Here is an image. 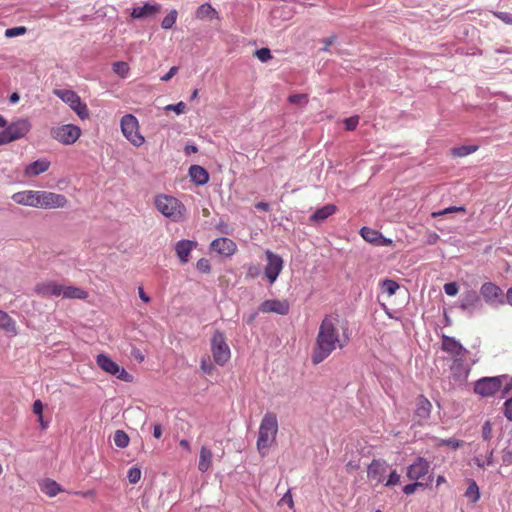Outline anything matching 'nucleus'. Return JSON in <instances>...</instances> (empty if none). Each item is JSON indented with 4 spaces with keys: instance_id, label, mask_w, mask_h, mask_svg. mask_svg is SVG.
I'll use <instances>...</instances> for the list:
<instances>
[{
    "instance_id": "f257e3e1",
    "label": "nucleus",
    "mask_w": 512,
    "mask_h": 512,
    "mask_svg": "<svg viewBox=\"0 0 512 512\" xmlns=\"http://www.w3.org/2000/svg\"><path fill=\"white\" fill-rule=\"evenodd\" d=\"M338 319L327 315L320 323L318 334L316 336L311 361L317 365L323 362L337 348L344 346L341 343L339 331L337 328Z\"/></svg>"
},
{
    "instance_id": "f03ea898",
    "label": "nucleus",
    "mask_w": 512,
    "mask_h": 512,
    "mask_svg": "<svg viewBox=\"0 0 512 512\" xmlns=\"http://www.w3.org/2000/svg\"><path fill=\"white\" fill-rule=\"evenodd\" d=\"M277 432V416L273 412H267L261 420L256 443L257 450L262 457L267 456L268 449L276 440Z\"/></svg>"
},
{
    "instance_id": "7ed1b4c3",
    "label": "nucleus",
    "mask_w": 512,
    "mask_h": 512,
    "mask_svg": "<svg viewBox=\"0 0 512 512\" xmlns=\"http://www.w3.org/2000/svg\"><path fill=\"white\" fill-rule=\"evenodd\" d=\"M155 206L165 217L178 222L183 218L184 205L175 197L159 195L155 198Z\"/></svg>"
},
{
    "instance_id": "20e7f679",
    "label": "nucleus",
    "mask_w": 512,
    "mask_h": 512,
    "mask_svg": "<svg viewBox=\"0 0 512 512\" xmlns=\"http://www.w3.org/2000/svg\"><path fill=\"white\" fill-rule=\"evenodd\" d=\"M210 346L214 362L219 366H224L231 357V350L224 332L216 330L211 337Z\"/></svg>"
},
{
    "instance_id": "39448f33",
    "label": "nucleus",
    "mask_w": 512,
    "mask_h": 512,
    "mask_svg": "<svg viewBox=\"0 0 512 512\" xmlns=\"http://www.w3.org/2000/svg\"><path fill=\"white\" fill-rule=\"evenodd\" d=\"M508 379L507 374L482 377L474 383L473 391L483 398L494 396L503 386L504 381Z\"/></svg>"
},
{
    "instance_id": "423d86ee",
    "label": "nucleus",
    "mask_w": 512,
    "mask_h": 512,
    "mask_svg": "<svg viewBox=\"0 0 512 512\" xmlns=\"http://www.w3.org/2000/svg\"><path fill=\"white\" fill-rule=\"evenodd\" d=\"M31 129V124L27 119H18L0 131V145L8 144L20 138H23Z\"/></svg>"
},
{
    "instance_id": "0eeeda50",
    "label": "nucleus",
    "mask_w": 512,
    "mask_h": 512,
    "mask_svg": "<svg viewBox=\"0 0 512 512\" xmlns=\"http://www.w3.org/2000/svg\"><path fill=\"white\" fill-rule=\"evenodd\" d=\"M457 307L468 317H472L484 309L481 296L473 289L466 290L461 294Z\"/></svg>"
},
{
    "instance_id": "6e6552de",
    "label": "nucleus",
    "mask_w": 512,
    "mask_h": 512,
    "mask_svg": "<svg viewBox=\"0 0 512 512\" xmlns=\"http://www.w3.org/2000/svg\"><path fill=\"white\" fill-rule=\"evenodd\" d=\"M97 365L106 373L116 376L117 379L127 383H131L134 380L133 375L129 374L123 367H120L115 361H113L108 355L100 353L96 357Z\"/></svg>"
},
{
    "instance_id": "1a4fd4ad",
    "label": "nucleus",
    "mask_w": 512,
    "mask_h": 512,
    "mask_svg": "<svg viewBox=\"0 0 512 512\" xmlns=\"http://www.w3.org/2000/svg\"><path fill=\"white\" fill-rule=\"evenodd\" d=\"M138 119L132 114H126L121 119V130L123 135L134 146L144 143V137L138 131Z\"/></svg>"
},
{
    "instance_id": "9d476101",
    "label": "nucleus",
    "mask_w": 512,
    "mask_h": 512,
    "mask_svg": "<svg viewBox=\"0 0 512 512\" xmlns=\"http://www.w3.org/2000/svg\"><path fill=\"white\" fill-rule=\"evenodd\" d=\"M53 139L64 145L75 143L81 135V129L73 124H65L59 127H53L50 131Z\"/></svg>"
},
{
    "instance_id": "9b49d317",
    "label": "nucleus",
    "mask_w": 512,
    "mask_h": 512,
    "mask_svg": "<svg viewBox=\"0 0 512 512\" xmlns=\"http://www.w3.org/2000/svg\"><path fill=\"white\" fill-rule=\"evenodd\" d=\"M480 296L491 306L505 304V295L503 290L493 282H485L481 285Z\"/></svg>"
},
{
    "instance_id": "f8f14e48",
    "label": "nucleus",
    "mask_w": 512,
    "mask_h": 512,
    "mask_svg": "<svg viewBox=\"0 0 512 512\" xmlns=\"http://www.w3.org/2000/svg\"><path fill=\"white\" fill-rule=\"evenodd\" d=\"M265 256L267 264L264 268V274L268 279L269 283L273 284L277 280L279 274L283 269L284 261L281 258V256L275 254L270 250H266Z\"/></svg>"
},
{
    "instance_id": "ddd939ff",
    "label": "nucleus",
    "mask_w": 512,
    "mask_h": 512,
    "mask_svg": "<svg viewBox=\"0 0 512 512\" xmlns=\"http://www.w3.org/2000/svg\"><path fill=\"white\" fill-rule=\"evenodd\" d=\"M37 196L38 208L41 209L63 208L67 204V199L62 194L48 191H38Z\"/></svg>"
},
{
    "instance_id": "4468645a",
    "label": "nucleus",
    "mask_w": 512,
    "mask_h": 512,
    "mask_svg": "<svg viewBox=\"0 0 512 512\" xmlns=\"http://www.w3.org/2000/svg\"><path fill=\"white\" fill-rule=\"evenodd\" d=\"M289 310L290 306L286 300L277 299L265 300L258 307V311L261 313H276L279 315H287Z\"/></svg>"
},
{
    "instance_id": "2eb2a0df",
    "label": "nucleus",
    "mask_w": 512,
    "mask_h": 512,
    "mask_svg": "<svg viewBox=\"0 0 512 512\" xmlns=\"http://www.w3.org/2000/svg\"><path fill=\"white\" fill-rule=\"evenodd\" d=\"M431 410V402L424 395H418L415 400L414 417L417 419L419 424L430 418Z\"/></svg>"
},
{
    "instance_id": "dca6fc26",
    "label": "nucleus",
    "mask_w": 512,
    "mask_h": 512,
    "mask_svg": "<svg viewBox=\"0 0 512 512\" xmlns=\"http://www.w3.org/2000/svg\"><path fill=\"white\" fill-rule=\"evenodd\" d=\"M442 350L452 355L453 359L463 356L468 353V350L457 341L454 337L443 335L442 336Z\"/></svg>"
},
{
    "instance_id": "f3484780",
    "label": "nucleus",
    "mask_w": 512,
    "mask_h": 512,
    "mask_svg": "<svg viewBox=\"0 0 512 512\" xmlns=\"http://www.w3.org/2000/svg\"><path fill=\"white\" fill-rule=\"evenodd\" d=\"M430 468L429 462L423 457H417L415 462L408 467L407 476L411 480L424 477Z\"/></svg>"
},
{
    "instance_id": "a211bd4d",
    "label": "nucleus",
    "mask_w": 512,
    "mask_h": 512,
    "mask_svg": "<svg viewBox=\"0 0 512 512\" xmlns=\"http://www.w3.org/2000/svg\"><path fill=\"white\" fill-rule=\"evenodd\" d=\"M452 377L457 382H464L470 373V367L465 364L463 356L454 358L450 366Z\"/></svg>"
},
{
    "instance_id": "6ab92c4d",
    "label": "nucleus",
    "mask_w": 512,
    "mask_h": 512,
    "mask_svg": "<svg viewBox=\"0 0 512 512\" xmlns=\"http://www.w3.org/2000/svg\"><path fill=\"white\" fill-rule=\"evenodd\" d=\"M38 191L24 190L16 192L12 195L11 199L19 205L38 208Z\"/></svg>"
},
{
    "instance_id": "aec40b11",
    "label": "nucleus",
    "mask_w": 512,
    "mask_h": 512,
    "mask_svg": "<svg viewBox=\"0 0 512 512\" xmlns=\"http://www.w3.org/2000/svg\"><path fill=\"white\" fill-rule=\"evenodd\" d=\"M210 248L220 255L231 256L236 251V244L229 238L220 237L211 242Z\"/></svg>"
},
{
    "instance_id": "412c9836",
    "label": "nucleus",
    "mask_w": 512,
    "mask_h": 512,
    "mask_svg": "<svg viewBox=\"0 0 512 512\" xmlns=\"http://www.w3.org/2000/svg\"><path fill=\"white\" fill-rule=\"evenodd\" d=\"M388 464L384 460L374 459L367 468V477L380 483L384 480Z\"/></svg>"
},
{
    "instance_id": "4be33fe9",
    "label": "nucleus",
    "mask_w": 512,
    "mask_h": 512,
    "mask_svg": "<svg viewBox=\"0 0 512 512\" xmlns=\"http://www.w3.org/2000/svg\"><path fill=\"white\" fill-rule=\"evenodd\" d=\"M337 210L336 205L326 204L323 207L317 209L308 220V224L311 226L323 223L328 217L333 215Z\"/></svg>"
},
{
    "instance_id": "5701e85b",
    "label": "nucleus",
    "mask_w": 512,
    "mask_h": 512,
    "mask_svg": "<svg viewBox=\"0 0 512 512\" xmlns=\"http://www.w3.org/2000/svg\"><path fill=\"white\" fill-rule=\"evenodd\" d=\"M161 10V5L154 3H145L143 6L134 7L131 12V17L133 19H145L148 17H152Z\"/></svg>"
},
{
    "instance_id": "b1692460",
    "label": "nucleus",
    "mask_w": 512,
    "mask_h": 512,
    "mask_svg": "<svg viewBox=\"0 0 512 512\" xmlns=\"http://www.w3.org/2000/svg\"><path fill=\"white\" fill-rule=\"evenodd\" d=\"M197 245L195 241L191 240H180L175 245V251L182 264H185L189 260L192 249Z\"/></svg>"
},
{
    "instance_id": "393cba45",
    "label": "nucleus",
    "mask_w": 512,
    "mask_h": 512,
    "mask_svg": "<svg viewBox=\"0 0 512 512\" xmlns=\"http://www.w3.org/2000/svg\"><path fill=\"white\" fill-rule=\"evenodd\" d=\"M35 291L42 296L58 297L63 293V285L50 281L46 283L37 284L35 287Z\"/></svg>"
},
{
    "instance_id": "a878e982",
    "label": "nucleus",
    "mask_w": 512,
    "mask_h": 512,
    "mask_svg": "<svg viewBox=\"0 0 512 512\" xmlns=\"http://www.w3.org/2000/svg\"><path fill=\"white\" fill-rule=\"evenodd\" d=\"M189 177L193 183L203 186L209 181L208 171L200 165H191L189 168Z\"/></svg>"
},
{
    "instance_id": "bb28decb",
    "label": "nucleus",
    "mask_w": 512,
    "mask_h": 512,
    "mask_svg": "<svg viewBox=\"0 0 512 512\" xmlns=\"http://www.w3.org/2000/svg\"><path fill=\"white\" fill-rule=\"evenodd\" d=\"M49 167L50 162L45 158H41L26 166L24 174L28 177H35L40 175L41 173L46 172L49 169Z\"/></svg>"
},
{
    "instance_id": "cd10ccee",
    "label": "nucleus",
    "mask_w": 512,
    "mask_h": 512,
    "mask_svg": "<svg viewBox=\"0 0 512 512\" xmlns=\"http://www.w3.org/2000/svg\"><path fill=\"white\" fill-rule=\"evenodd\" d=\"M39 488L42 493L46 494L49 497H54L59 492L62 491L61 486L56 481L50 478L41 480L39 482Z\"/></svg>"
},
{
    "instance_id": "c85d7f7f",
    "label": "nucleus",
    "mask_w": 512,
    "mask_h": 512,
    "mask_svg": "<svg viewBox=\"0 0 512 512\" xmlns=\"http://www.w3.org/2000/svg\"><path fill=\"white\" fill-rule=\"evenodd\" d=\"M54 94L60 98L63 102L68 104L70 108L76 103L79 104V95L70 89H58L54 90Z\"/></svg>"
},
{
    "instance_id": "c756f323",
    "label": "nucleus",
    "mask_w": 512,
    "mask_h": 512,
    "mask_svg": "<svg viewBox=\"0 0 512 512\" xmlns=\"http://www.w3.org/2000/svg\"><path fill=\"white\" fill-rule=\"evenodd\" d=\"M0 329L6 333L16 334V322L5 311L0 310Z\"/></svg>"
},
{
    "instance_id": "7c9ffc66",
    "label": "nucleus",
    "mask_w": 512,
    "mask_h": 512,
    "mask_svg": "<svg viewBox=\"0 0 512 512\" xmlns=\"http://www.w3.org/2000/svg\"><path fill=\"white\" fill-rule=\"evenodd\" d=\"M212 452L207 447H202L200 450V457L198 462V469L201 472H206L210 466L212 461Z\"/></svg>"
},
{
    "instance_id": "2f4dec72",
    "label": "nucleus",
    "mask_w": 512,
    "mask_h": 512,
    "mask_svg": "<svg viewBox=\"0 0 512 512\" xmlns=\"http://www.w3.org/2000/svg\"><path fill=\"white\" fill-rule=\"evenodd\" d=\"M62 296L64 298L85 299L87 297V292L81 288L63 285Z\"/></svg>"
},
{
    "instance_id": "473e14b6",
    "label": "nucleus",
    "mask_w": 512,
    "mask_h": 512,
    "mask_svg": "<svg viewBox=\"0 0 512 512\" xmlns=\"http://www.w3.org/2000/svg\"><path fill=\"white\" fill-rule=\"evenodd\" d=\"M216 14V10L208 2L200 5L195 13L197 19L212 18Z\"/></svg>"
},
{
    "instance_id": "72a5a7b5",
    "label": "nucleus",
    "mask_w": 512,
    "mask_h": 512,
    "mask_svg": "<svg viewBox=\"0 0 512 512\" xmlns=\"http://www.w3.org/2000/svg\"><path fill=\"white\" fill-rule=\"evenodd\" d=\"M380 233L381 232L378 230L369 227H362L360 230V235L363 237V239L374 245H377L379 240L378 235H380Z\"/></svg>"
},
{
    "instance_id": "f704fd0d",
    "label": "nucleus",
    "mask_w": 512,
    "mask_h": 512,
    "mask_svg": "<svg viewBox=\"0 0 512 512\" xmlns=\"http://www.w3.org/2000/svg\"><path fill=\"white\" fill-rule=\"evenodd\" d=\"M465 497H467L472 503H476L480 499V490L474 480H470L469 485L465 491Z\"/></svg>"
},
{
    "instance_id": "c9c22d12",
    "label": "nucleus",
    "mask_w": 512,
    "mask_h": 512,
    "mask_svg": "<svg viewBox=\"0 0 512 512\" xmlns=\"http://www.w3.org/2000/svg\"><path fill=\"white\" fill-rule=\"evenodd\" d=\"M114 444L118 448H126L129 445L130 438L128 434L123 430H116L114 433Z\"/></svg>"
},
{
    "instance_id": "e433bc0d",
    "label": "nucleus",
    "mask_w": 512,
    "mask_h": 512,
    "mask_svg": "<svg viewBox=\"0 0 512 512\" xmlns=\"http://www.w3.org/2000/svg\"><path fill=\"white\" fill-rule=\"evenodd\" d=\"M399 288H400V285L392 279H384L381 282V289L388 296H393Z\"/></svg>"
},
{
    "instance_id": "4c0bfd02",
    "label": "nucleus",
    "mask_w": 512,
    "mask_h": 512,
    "mask_svg": "<svg viewBox=\"0 0 512 512\" xmlns=\"http://www.w3.org/2000/svg\"><path fill=\"white\" fill-rule=\"evenodd\" d=\"M82 120L89 117L88 107L85 103L81 101L79 98V104H74L71 108Z\"/></svg>"
},
{
    "instance_id": "58836bf2",
    "label": "nucleus",
    "mask_w": 512,
    "mask_h": 512,
    "mask_svg": "<svg viewBox=\"0 0 512 512\" xmlns=\"http://www.w3.org/2000/svg\"><path fill=\"white\" fill-rule=\"evenodd\" d=\"M177 20V11L171 10L162 20L161 27L163 29H171Z\"/></svg>"
},
{
    "instance_id": "ea45409f",
    "label": "nucleus",
    "mask_w": 512,
    "mask_h": 512,
    "mask_svg": "<svg viewBox=\"0 0 512 512\" xmlns=\"http://www.w3.org/2000/svg\"><path fill=\"white\" fill-rule=\"evenodd\" d=\"M477 149L476 146L472 145H463L460 147L453 148L452 152L454 156L458 157H465L473 152H475Z\"/></svg>"
},
{
    "instance_id": "a19ab883",
    "label": "nucleus",
    "mask_w": 512,
    "mask_h": 512,
    "mask_svg": "<svg viewBox=\"0 0 512 512\" xmlns=\"http://www.w3.org/2000/svg\"><path fill=\"white\" fill-rule=\"evenodd\" d=\"M288 101L291 104L295 105H305L308 103L309 98L307 94L300 93V94H292L288 97Z\"/></svg>"
},
{
    "instance_id": "79ce46f5",
    "label": "nucleus",
    "mask_w": 512,
    "mask_h": 512,
    "mask_svg": "<svg viewBox=\"0 0 512 512\" xmlns=\"http://www.w3.org/2000/svg\"><path fill=\"white\" fill-rule=\"evenodd\" d=\"M254 55L263 63L272 59L271 51L266 47L255 50Z\"/></svg>"
},
{
    "instance_id": "37998d69",
    "label": "nucleus",
    "mask_w": 512,
    "mask_h": 512,
    "mask_svg": "<svg viewBox=\"0 0 512 512\" xmlns=\"http://www.w3.org/2000/svg\"><path fill=\"white\" fill-rule=\"evenodd\" d=\"M26 31H27V29L24 26L12 27V28H8L5 30V36L7 38H13L16 36L24 35L26 33Z\"/></svg>"
},
{
    "instance_id": "c03bdc74",
    "label": "nucleus",
    "mask_w": 512,
    "mask_h": 512,
    "mask_svg": "<svg viewBox=\"0 0 512 512\" xmlns=\"http://www.w3.org/2000/svg\"><path fill=\"white\" fill-rule=\"evenodd\" d=\"M439 446H448L453 449H458L463 445V441L455 439V438H448V439H440Z\"/></svg>"
},
{
    "instance_id": "a18cd8bd",
    "label": "nucleus",
    "mask_w": 512,
    "mask_h": 512,
    "mask_svg": "<svg viewBox=\"0 0 512 512\" xmlns=\"http://www.w3.org/2000/svg\"><path fill=\"white\" fill-rule=\"evenodd\" d=\"M127 478L131 484H136L141 478V470L138 467H131L128 470Z\"/></svg>"
},
{
    "instance_id": "49530a36",
    "label": "nucleus",
    "mask_w": 512,
    "mask_h": 512,
    "mask_svg": "<svg viewBox=\"0 0 512 512\" xmlns=\"http://www.w3.org/2000/svg\"><path fill=\"white\" fill-rule=\"evenodd\" d=\"M454 212H465V207L464 206H450V207H448L446 209H443L441 211L432 213V216L433 217H438V216H441V215H445V214H449V213H454Z\"/></svg>"
},
{
    "instance_id": "de8ad7c7",
    "label": "nucleus",
    "mask_w": 512,
    "mask_h": 512,
    "mask_svg": "<svg viewBox=\"0 0 512 512\" xmlns=\"http://www.w3.org/2000/svg\"><path fill=\"white\" fill-rule=\"evenodd\" d=\"M166 111H174L177 114H182L186 111V104L180 101L176 104H169L164 108Z\"/></svg>"
},
{
    "instance_id": "09e8293b",
    "label": "nucleus",
    "mask_w": 512,
    "mask_h": 512,
    "mask_svg": "<svg viewBox=\"0 0 512 512\" xmlns=\"http://www.w3.org/2000/svg\"><path fill=\"white\" fill-rule=\"evenodd\" d=\"M502 412L507 420L512 421V396L504 402Z\"/></svg>"
},
{
    "instance_id": "8fccbe9b",
    "label": "nucleus",
    "mask_w": 512,
    "mask_h": 512,
    "mask_svg": "<svg viewBox=\"0 0 512 512\" xmlns=\"http://www.w3.org/2000/svg\"><path fill=\"white\" fill-rule=\"evenodd\" d=\"M196 268L202 273H209L211 271V265L208 259L201 258L196 263Z\"/></svg>"
},
{
    "instance_id": "3c124183",
    "label": "nucleus",
    "mask_w": 512,
    "mask_h": 512,
    "mask_svg": "<svg viewBox=\"0 0 512 512\" xmlns=\"http://www.w3.org/2000/svg\"><path fill=\"white\" fill-rule=\"evenodd\" d=\"M459 291V286L456 282H449L444 285V292L448 296H455Z\"/></svg>"
},
{
    "instance_id": "603ef678",
    "label": "nucleus",
    "mask_w": 512,
    "mask_h": 512,
    "mask_svg": "<svg viewBox=\"0 0 512 512\" xmlns=\"http://www.w3.org/2000/svg\"><path fill=\"white\" fill-rule=\"evenodd\" d=\"M128 65L125 62L119 61L113 64V70L115 73L124 76L128 72Z\"/></svg>"
},
{
    "instance_id": "864d4df0",
    "label": "nucleus",
    "mask_w": 512,
    "mask_h": 512,
    "mask_svg": "<svg viewBox=\"0 0 512 512\" xmlns=\"http://www.w3.org/2000/svg\"><path fill=\"white\" fill-rule=\"evenodd\" d=\"M358 122H359L358 116H352V117L346 118L344 120L346 130H348V131L355 130L358 125Z\"/></svg>"
},
{
    "instance_id": "5fc2aeb1",
    "label": "nucleus",
    "mask_w": 512,
    "mask_h": 512,
    "mask_svg": "<svg viewBox=\"0 0 512 512\" xmlns=\"http://www.w3.org/2000/svg\"><path fill=\"white\" fill-rule=\"evenodd\" d=\"M200 367L205 374H211L214 371V365L209 358H203Z\"/></svg>"
},
{
    "instance_id": "6e6d98bb",
    "label": "nucleus",
    "mask_w": 512,
    "mask_h": 512,
    "mask_svg": "<svg viewBox=\"0 0 512 512\" xmlns=\"http://www.w3.org/2000/svg\"><path fill=\"white\" fill-rule=\"evenodd\" d=\"M494 16L506 24L512 25V14L508 12L496 11L493 12Z\"/></svg>"
},
{
    "instance_id": "4d7b16f0",
    "label": "nucleus",
    "mask_w": 512,
    "mask_h": 512,
    "mask_svg": "<svg viewBox=\"0 0 512 512\" xmlns=\"http://www.w3.org/2000/svg\"><path fill=\"white\" fill-rule=\"evenodd\" d=\"M336 40H337V35L336 34H332L331 36L322 39V43L324 44V47L322 48V51L329 52L330 51V46L332 44H334L336 42Z\"/></svg>"
},
{
    "instance_id": "13d9d810",
    "label": "nucleus",
    "mask_w": 512,
    "mask_h": 512,
    "mask_svg": "<svg viewBox=\"0 0 512 512\" xmlns=\"http://www.w3.org/2000/svg\"><path fill=\"white\" fill-rule=\"evenodd\" d=\"M399 482H400V475L395 470H393L390 473V475L385 483V486H388V487L394 486V485L399 484Z\"/></svg>"
},
{
    "instance_id": "bf43d9fd",
    "label": "nucleus",
    "mask_w": 512,
    "mask_h": 512,
    "mask_svg": "<svg viewBox=\"0 0 512 512\" xmlns=\"http://www.w3.org/2000/svg\"><path fill=\"white\" fill-rule=\"evenodd\" d=\"M423 486H424V484L421 482H414L411 484H407L403 487V492L406 495H410V494H413L418 487H423Z\"/></svg>"
},
{
    "instance_id": "052dcab7",
    "label": "nucleus",
    "mask_w": 512,
    "mask_h": 512,
    "mask_svg": "<svg viewBox=\"0 0 512 512\" xmlns=\"http://www.w3.org/2000/svg\"><path fill=\"white\" fill-rule=\"evenodd\" d=\"M492 427L489 421H486L482 426V437L488 441L491 439Z\"/></svg>"
},
{
    "instance_id": "680f3d73",
    "label": "nucleus",
    "mask_w": 512,
    "mask_h": 512,
    "mask_svg": "<svg viewBox=\"0 0 512 512\" xmlns=\"http://www.w3.org/2000/svg\"><path fill=\"white\" fill-rule=\"evenodd\" d=\"M505 385L501 388L502 398L512 393V377L508 375Z\"/></svg>"
},
{
    "instance_id": "e2e57ef3",
    "label": "nucleus",
    "mask_w": 512,
    "mask_h": 512,
    "mask_svg": "<svg viewBox=\"0 0 512 512\" xmlns=\"http://www.w3.org/2000/svg\"><path fill=\"white\" fill-rule=\"evenodd\" d=\"M260 274V267L259 265H250L247 269V273H246V276L249 277V278H256L258 277Z\"/></svg>"
},
{
    "instance_id": "0e129e2a",
    "label": "nucleus",
    "mask_w": 512,
    "mask_h": 512,
    "mask_svg": "<svg viewBox=\"0 0 512 512\" xmlns=\"http://www.w3.org/2000/svg\"><path fill=\"white\" fill-rule=\"evenodd\" d=\"M502 461L506 465L512 464V450L509 448H504L502 451Z\"/></svg>"
},
{
    "instance_id": "69168bd1",
    "label": "nucleus",
    "mask_w": 512,
    "mask_h": 512,
    "mask_svg": "<svg viewBox=\"0 0 512 512\" xmlns=\"http://www.w3.org/2000/svg\"><path fill=\"white\" fill-rule=\"evenodd\" d=\"M43 403L41 400H35L32 406L33 413L37 415L39 418H41V415L43 414Z\"/></svg>"
},
{
    "instance_id": "338daca9",
    "label": "nucleus",
    "mask_w": 512,
    "mask_h": 512,
    "mask_svg": "<svg viewBox=\"0 0 512 512\" xmlns=\"http://www.w3.org/2000/svg\"><path fill=\"white\" fill-rule=\"evenodd\" d=\"M280 503L287 504L289 508L294 507L293 498L290 491H287L280 500Z\"/></svg>"
},
{
    "instance_id": "774afa93",
    "label": "nucleus",
    "mask_w": 512,
    "mask_h": 512,
    "mask_svg": "<svg viewBox=\"0 0 512 512\" xmlns=\"http://www.w3.org/2000/svg\"><path fill=\"white\" fill-rule=\"evenodd\" d=\"M179 68L177 66H173L169 69V71L161 77V80L164 82L169 81L173 76H175L178 72Z\"/></svg>"
}]
</instances>
